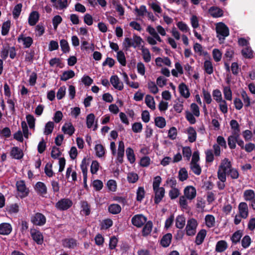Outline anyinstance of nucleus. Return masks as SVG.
I'll list each match as a JSON object with an SVG mask.
<instances>
[{"label": "nucleus", "mask_w": 255, "mask_h": 255, "mask_svg": "<svg viewBox=\"0 0 255 255\" xmlns=\"http://www.w3.org/2000/svg\"><path fill=\"white\" fill-rule=\"evenodd\" d=\"M243 197L245 201H250L255 198V192L253 190L248 189L244 192Z\"/></svg>", "instance_id": "30"}, {"label": "nucleus", "mask_w": 255, "mask_h": 255, "mask_svg": "<svg viewBox=\"0 0 255 255\" xmlns=\"http://www.w3.org/2000/svg\"><path fill=\"white\" fill-rule=\"evenodd\" d=\"M155 125L159 128H163L166 125V121L164 118L158 117L154 120Z\"/></svg>", "instance_id": "54"}, {"label": "nucleus", "mask_w": 255, "mask_h": 255, "mask_svg": "<svg viewBox=\"0 0 255 255\" xmlns=\"http://www.w3.org/2000/svg\"><path fill=\"white\" fill-rule=\"evenodd\" d=\"M109 212L113 214H117L121 211V206L116 204H111L108 208Z\"/></svg>", "instance_id": "50"}, {"label": "nucleus", "mask_w": 255, "mask_h": 255, "mask_svg": "<svg viewBox=\"0 0 255 255\" xmlns=\"http://www.w3.org/2000/svg\"><path fill=\"white\" fill-rule=\"evenodd\" d=\"M72 205V202L69 199L63 198L55 204V207L59 210L64 211L68 209Z\"/></svg>", "instance_id": "7"}, {"label": "nucleus", "mask_w": 255, "mask_h": 255, "mask_svg": "<svg viewBox=\"0 0 255 255\" xmlns=\"http://www.w3.org/2000/svg\"><path fill=\"white\" fill-rule=\"evenodd\" d=\"M146 31L151 35V37H154L159 42L162 41L160 37L156 32V29H155L151 26H148L146 28Z\"/></svg>", "instance_id": "41"}, {"label": "nucleus", "mask_w": 255, "mask_h": 255, "mask_svg": "<svg viewBox=\"0 0 255 255\" xmlns=\"http://www.w3.org/2000/svg\"><path fill=\"white\" fill-rule=\"evenodd\" d=\"M155 194L154 202L157 204L159 203L163 198L165 194V190L163 187L153 189Z\"/></svg>", "instance_id": "16"}, {"label": "nucleus", "mask_w": 255, "mask_h": 255, "mask_svg": "<svg viewBox=\"0 0 255 255\" xmlns=\"http://www.w3.org/2000/svg\"><path fill=\"white\" fill-rule=\"evenodd\" d=\"M10 155L15 159H20L23 156L22 151L18 147H13L10 151Z\"/></svg>", "instance_id": "23"}, {"label": "nucleus", "mask_w": 255, "mask_h": 255, "mask_svg": "<svg viewBox=\"0 0 255 255\" xmlns=\"http://www.w3.org/2000/svg\"><path fill=\"white\" fill-rule=\"evenodd\" d=\"M182 154L183 157L187 160H189L191 157L192 151L191 148L189 146H185L182 148Z\"/></svg>", "instance_id": "62"}, {"label": "nucleus", "mask_w": 255, "mask_h": 255, "mask_svg": "<svg viewBox=\"0 0 255 255\" xmlns=\"http://www.w3.org/2000/svg\"><path fill=\"white\" fill-rule=\"evenodd\" d=\"M209 12L214 17L222 16L223 14V10L219 7L213 6L209 9Z\"/></svg>", "instance_id": "35"}, {"label": "nucleus", "mask_w": 255, "mask_h": 255, "mask_svg": "<svg viewBox=\"0 0 255 255\" xmlns=\"http://www.w3.org/2000/svg\"><path fill=\"white\" fill-rule=\"evenodd\" d=\"M17 194L21 198L27 196L29 193V190L26 188L24 181H17L16 183Z\"/></svg>", "instance_id": "5"}, {"label": "nucleus", "mask_w": 255, "mask_h": 255, "mask_svg": "<svg viewBox=\"0 0 255 255\" xmlns=\"http://www.w3.org/2000/svg\"><path fill=\"white\" fill-rule=\"evenodd\" d=\"M35 189L38 194L42 195L47 193V187L45 184L41 182L36 183L35 185Z\"/></svg>", "instance_id": "25"}, {"label": "nucleus", "mask_w": 255, "mask_h": 255, "mask_svg": "<svg viewBox=\"0 0 255 255\" xmlns=\"http://www.w3.org/2000/svg\"><path fill=\"white\" fill-rule=\"evenodd\" d=\"M238 214L243 219H246L249 216V207L246 202H241L238 206Z\"/></svg>", "instance_id": "11"}, {"label": "nucleus", "mask_w": 255, "mask_h": 255, "mask_svg": "<svg viewBox=\"0 0 255 255\" xmlns=\"http://www.w3.org/2000/svg\"><path fill=\"white\" fill-rule=\"evenodd\" d=\"M153 224L151 221H148L145 223L144 226L142 231V234L143 236L148 235L151 232L152 229Z\"/></svg>", "instance_id": "38"}, {"label": "nucleus", "mask_w": 255, "mask_h": 255, "mask_svg": "<svg viewBox=\"0 0 255 255\" xmlns=\"http://www.w3.org/2000/svg\"><path fill=\"white\" fill-rule=\"evenodd\" d=\"M178 177L180 181H184L188 178V174L187 170L185 168H181L178 171Z\"/></svg>", "instance_id": "42"}, {"label": "nucleus", "mask_w": 255, "mask_h": 255, "mask_svg": "<svg viewBox=\"0 0 255 255\" xmlns=\"http://www.w3.org/2000/svg\"><path fill=\"white\" fill-rule=\"evenodd\" d=\"M193 48L195 52L199 56H206L208 54L207 52L204 50L202 46L199 43H196L194 45Z\"/></svg>", "instance_id": "37"}, {"label": "nucleus", "mask_w": 255, "mask_h": 255, "mask_svg": "<svg viewBox=\"0 0 255 255\" xmlns=\"http://www.w3.org/2000/svg\"><path fill=\"white\" fill-rule=\"evenodd\" d=\"M46 221V217L44 215L40 213H36L31 217V223L36 226H43Z\"/></svg>", "instance_id": "6"}, {"label": "nucleus", "mask_w": 255, "mask_h": 255, "mask_svg": "<svg viewBox=\"0 0 255 255\" xmlns=\"http://www.w3.org/2000/svg\"><path fill=\"white\" fill-rule=\"evenodd\" d=\"M220 111L224 114H227L228 112L227 103L225 100L218 103Z\"/></svg>", "instance_id": "63"}, {"label": "nucleus", "mask_w": 255, "mask_h": 255, "mask_svg": "<svg viewBox=\"0 0 255 255\" xmlns=\"http://www.w3.org/2000/svg\"><path fill=\"white\" fill-rule=\"evenodd\" d=\"M53 6L57 9L66 8L68 6V0H50Z\"/></svg>", "instance_id": "17"}, {"label": "nucleus", "mask_w": 255, "mask_h": 255, "mask_svg": "<svg viewBox=\"0 0 255 255\" xmlns=\"http://www.w3.org/2000/svg\"><path fill=\"white\" fill-rule=\"evenodd\" d=\"M178 89L180 94L184 98L187 99L190 96L189 89L185 83H182L180 84Z\"/></svg>", "instance_id": "18"}, {"label": "nucleus", "mask_w": 255, "mask_h": 255, "mask_svg": "<svg viewBox=\"0 0 255 255\" xmlns=\"http://www.w3.org/2000/svg\"><path fill=\"white\" fill-rule=\"evenodd\" d=\"M228 248V244L225 241H219L217 243L216 246V251L221 253L225 251Z\"/></svg>", "instance_id": "33"}, {"label": "nucleus", "mask_w": 255, "mask_h": 255, "mask_svg": "<svg viewBox=\"0 0 255 255\" xmlns=\"http://www.w3.org/2000/svg\"><path fill=\"white\" fill-rule=\"evenodd\" d=\"M242 237V232L241 231H237L232 235L231 240L233 243L237 244L240 241Z\"/></svg>", "instance_id": "64"}, {"label": "nucleus", "mask_w": 255, "mask_h": 255, "mask_svg": "<svg viewBox=\"0 0 255 255\" xmlns=\"http://www.w3.org/2000/svg\"><path fill=\"white\" fill-rule=\"evenodd\" d=\"M17 41L18 43H21L24 48H28L31 46L33 40L32 37L20 34L17 37Z\"/></svg>", "instance_id": "8"}, {"label": "nucleus", "mask_w": 255, "mask_h": 255, "mask_svg": "<svg viewBox=\"0 0 255 255\" xmlns=\"http://www.w3.org/2000/svg\"><path fill=\"white\" fill-rule=\"evenodd\" d=\"M140 49L144 61L146 63L149 62L151 60V56L149 49L143 47V46H141Z\"/></svg>", "instance_id": "26"}, {"label": "nucleus", "mask_w": 255, "mask_h": 255, "mask_svg": "<svg viewBox=\"0 0 255 255\" xmlns=\"http://www.w3.org/2000/svg\"><path fill=\"white\" fill-rule=\"evenodd\" d=\"M223 92L225 100L230 101H232V92L229 86L223 87Z\"/></svg>", "instance_id": "40"}, {"label": "nucleus", "mask_w": 255, "mask_h": 255, "mask_svg": "<svg viewBox=\"0 0 255 255\" xmlns=\"http://www.w3.org/2000/svg\"><path fill=\"white\" fill-rule=\"evenodd\" d=\"M11 22L10 20H7L2 23L1 33L3 36H5L8 34Z\"/></svg>", "instance_id": "43"}, {"label": "nucleus", "mask_w": 255, "mask_h": 255, "mask_svg": "<svg viewBox=\"0 0 255 255\" xmlns=\"http://www.w3.org/2000/svg\"><path fill=\"white\" fill-rule=\"evenodd\" d=\"M205 222L208 228H212L215 225V218L212 215H207L205 217Z\"/></svg>", "instance_id": "31"}, {"label": "nucleus", "mask_w": 255, "mask_h": 255, "mask_svg": "<svg viewBox=\"0 0 255 255\" xmlns=\"http://www.w3.org/2000/svg\"><path fill=\"white\" fill-rule=\"evenodd\" d=\"M180 194L179 189L176 187L171 188V190L169 191V196L172 200L177 198Z\"/></svg>", "instance_id": "58"}, {"label": "nucleus", "mask_w": 255, "mask_h": 255, "mask_svg": "<svg viewBox=\"0 0 255 255\" xmlns=\"http://www.w3.org/2000/svg\"><path fill=\"white\" fill-rule=\"evenodd\" d=\"M155 64L158 67H162L163 65L170 67L171 61L167 57H157L155 60Z\"/></svg>", "instance_id": "15"}, {"label": "nucleus", "mask_w": 255, "mask_h": 255, "mask_svg": "<svg viewBox=\"0 0 255 255\" xmlns=\"http://www.w3.org/2000/svg\"><path fill=\"white\" fill-rule=\"evenodd\" d=\"M63 245L66 248H74L77 243L76 241L73 239H66L63 241Z\"/></svg>", "instance_id": "45"}, {"label": "nucleus", "mask_w": 255, "mask_h": 255, "mask_svg": "<svg viewBox=\"0 0 255 255\" xmlns=\"http://www.w3.org/2000/svg\"><path fill=\"white\" fill-rule=\"evenodd\" d=\"M230 124L231 128L233 130V134H239V125L237 121L235 120H232L231 121Z\"/></svg>", "instance_id": "56"}, {"label": "nucleus", "mask_w": 255, "mask_h": 255, "mask_svg": "<svg viewBox=\"0 0 255 255\" xmlns=\"http://www.w3.org/2000/svg\"><path fill=\"white\" fill-rule=\"evenodd\" d=\"M39 19V14L36 11H32L29 15L28 23L30 25H34Z\"/></svg>", "instance_id": "29"}, {"label": "nucleus", "mask_w": 255, "mask_h": 255, "mask_svg": "<svg viewBox=\"0 0 255 255\" xmlns=\"http://www.w3.org/2000/svg\"><path fill=\"white\" fill-rule=\"evenodd\" d=\"M186 132L188 134V139L190 142H193L196 140L197 132L194 128L192 127L188 128Z\"/></svg>", "instance_id": "22"}, {"label": "nucleus", "mask_w": 255, "mask_h": 255, "mask_svg": "<svg viewBox=\"0 0 255 255\" xmlns=\"http://www.w3.org/2000/svg\"><path fill=\"white\" fill-rule=\"evenodd\" d=\"M147 221V218L141 214L134 215L131 219L132 224L136 227H142Z\"/></svg>", "instance_id": "10"}, {"label": "nucleus", "mask_w": 255, "mask_h": 255, "mask_svg": "<svg viewBox=\"0 0 255 255\" xmlns=\"http://www.w3.org/2000/svg\"><path fill=\"white\" fill-rule=\"evenodd\" d=\"M95 117L93 114H90L86 117V125L88 128H91L93 127Z\"/></svg>", "instance_id": "55"}, {"label": "nucleus", "mask_w": 255, "mask_h": 255, "mask_svg": "<svg viewBox=\"0 0 255 255\" xmlns=\"http://www.w3.org/2000/svg\"><path fill=\"white\" fill-rule=\"evenodd\" d=\"M187 198L184 196H181L179 199V204L182 210H186L188 209Z\"/></svg>", "instance_id": "44"}, {"label": "nucleus", "mask_w": 255, "mask_h": 255, "mask_svg": "<svg viewBox=\"0 0 255 255\" xmlns=\"http://www.w3.org/2000/svg\"><path fill=\"white\" fill-rule=\"evenodd\" d=\"M202 94L205 103L207 104H210L212 102V99L210 93L205 89H203Z\"/></svg>", "instance_id": "52"}, {"label": "nucleus", "mask_w": 255, "mask_h": 255, "mask_svg": "<svg viewBox=\"0 0 255 255\" xmlns=\"http://www.w3.org/2000/svg\"><path fill=\"white\" fill-rule=\"evenodd\" d=\"M26 121L27 124L31 129H34L35 119L33 116L29 114L26 116Z\"/></svg>", "instance_id": "59"}, {"label": "nucleus", "mask_w": 255, "mask_h": 255, "mask_svg": "<svg viewBox=\"0 0 255 255\" xmlns=\"http://www.w3.org/2000/svg\"><path fill=\"white\" fill-rule=\"evenodd\" d=\"M172 235L170 233L167 234L163 236L161 240L160 244L163 247H167L171 243Z\"/></svg>", "instance_id": "34"}, {"label": "nucleus", "mask_w": 255, "mask_h": 255, "mask_svg": "<svg viewBox=\"0 0 255 255\" xmlns=\"http://www.w3.org/2000/svg\"><path fill=\"white\" fill-rule=\"evenodd\" d=\"M94 149L97 157L101 158L105 155L106 149L101 143L96 142Z\"/></svg>", "instance_id": "20"}, {"label": "nucleus", "mask_w": 255, "mask_h": 255, "mask_svg": "<svg viewBox=\"0 0 255 255\" xmlns=\"http://www.w3.org/2000/svg\"><path fill=\"white\" fill-rule=\"evenodd\" d=\"M54 127V123L52 122H47L44 127L43 133L45 135H49L51 134L53 130Z\"/></svg>", "instance_id": "46"}, {"label": "nucleus", "mask_w": 255, "mask_h": 255, "mask_svg": "<svg viewBox=\"0 0 255 255\" xmlns=\"http://www.w3.org/2000/svg\"><path fill=\"white\" fill-rule=\"evenodd\" d=\"M12 226L9 223H2L0 224V234L8 235L12 231Z\"/></svg>", "instance_id": "19"}, {"label": "nucleus", "mask_w": 255, "mask_h": 255, "mask_svg": "<svg viewBox=\"0 0 255 255\" xmlns=\"http://www.w3.org/2000/svg\"><path fill=\"white\" fill-rule=\"evenodd\" d=\"M126 154L128 160L132 163L134 162L135 158L133 149L130 147H128L126 149Z\"/></svg>", "instance_id": "49"}, {"label": "nucleus", "mask_w": 255, "mask_h": 255, "mask_svg": "<svg viewBox=\"0 0 255 255\" xmlns=\"http://www.w3.org/2000/svg\"><path fill=\"white\" fill-rule=\"evenodd\" d=\"M22 6V5L21 3L17 4L14 6L12 11V15L14 18L16 19L19 16L21 11Z\"/></svg>", "instance_id": "60"}, {"label": "nucleus", "mask_w": 255, "mask_h": 255, "mask_svg": "<svg viewBox=\"0 0 255 255\" xmlns=\"http://www.w3.org/2000/svg\"><path fill=\"white\" fill-rule=\"evenodd\" d=\"M212 95L214 99L217 103L221 102L222 101L224 100L223 99L222 93L219 89H215L213 91Z\"/></svg>", "instance_id": "48"}, {"label": "nucleus", "mask_w": 255, "mask_h": 255, "mask_svg": "<svg viewBox=\"0 0 255 255\" xmlns=\"http://www.w3.org/2000/svg\"><path fill=\"white\" fill-rule=\"evenodd\" d=\"M174 110L177 113H181L184 109L183 101L178 100L173 105Z\"/></svg>", "instance_id": "51"}, {"label": "nucleus", "mask_w": 255, "mask_h": 255, "mask_svg": "<svg viewBox=\"0 0 255 255\" xmlns=\"http://www.w3.org/2000/svg\"><path fill=\"white\" fill-rule=\"evenodd\" d=\"M145 102L147 106L150 109L152 110L155 109V103L152 96L149 95H146L145 98Z\"/></svg>", "instance_id": "32"}, {"label": "nucleus", "mask_w": 255, "mask_h": 255, "mask_svg": "<svg viewBox=\"0 0 255 255\" xmlns=\"http://www.w3.org/2000/svg\"><path fill=\"white\" fill-rule=\"evenodd\" d=\"M204 70L209 74H212L214 72V68L212 62L210 60H205L204 62Z\"/></svg>", "instance_id": "36"}, {"label": "nucleus", "mask_w": 255, "mask_h": 255, "mask_svg": "<svg viewBox=\"0 0 255 255\" xmlns=\"http://www.w3.org/2000/svg\"><path fill=\"white\" fill-rule=\"evenodd\" d=\"M198 226V221L194 218H190L187 221L185 231L188 236H193L197 232V228Z\"/></svg>", "instance_id": "4"}, {"label": "nucleus", "mask_w": 255, "mask_h": 255, "mask_svg": "<svg viewBox=\"0 0 255 255\" xmlns=\"http://www.w3.org/2000/svg\"><path fill=\"white\" fill-rule=\"evenodd\" d=\"M190 168L193 172L197 175H199L201 173V168L198 163H190Z\"/></svg>", "instance_id": "61"}, {"label": "nucleus", "mask_w": 255, "mask_h": 255, "mask_svg": "<svg viewBox=\"0 0 255 255\" xmlns=\"http://www.w3.org/2000/svg\"><path fill=\"white\" fill-rule=\"evenodd\" d=\"M30 235L33 240L38 245H42L43 243V235L41 232L36 229H31L30 231Z\"/></svg>", "instance_id": "9"}, {"label": "nucleus", "mask_w": 255, "mask_h": 255, "mask_svg": "<svg viewBox=\"0 0 255 255\" xmlns=\"http://www.w3.org/2000/svg\"><path fill=\"white\" fill-rule=\"evenodd\" d=\"M241 95L242 99L244 101L245 106L246 107H249L251 105V99L248 96L247 93L245 91H242L241 92Z\"/></svg>", "instance_id": "53"}, {"label": "nucleus", "mask_w": 255, "mask_h": 255, "mask_svg": "<svg viewBox=\"0 0 255 255\" xmlns=\"http://www.w3.org/2000/svg\"><path fill=\"white\" fill-rule=\"evenodd\" d=\"M238 137H239V134H233L228 137V143L231 149H235L236 148Z\"/></svg>", "instance_id": "24"}, {"label": "nucleus", "mask_w": 255, "mask_h": 255, "mask_svg": "<svg viewBox=\"0 0 255 255\" xmlns=\"http://www.w3.org/2000/svg\"><path fill=\"white\" fill-rule=\"evenodd\" d=\"M117 58L119 62L123 66L127 64L126 59L124 53L122 51H119L117 53Z\"/></svg>", "instance_id": "47"}, {"label": "nucleus", "mask_w": 255, "mask_h": 255, "mask_svg": "<svg viewBox=\"0 0 255 255\" xmlns=\"http://www.w3.org/2000/svg\"><path fill=\"white\" fill-rule=\"evenodd\" d=\"M241 53L244 57L251 59L254 56V51L250 46H247L242 49Z\"/></svg>", "instance_id": "28"}, {"label": "nucleus", "mask_w": 255, "mask_h": 255, "mask_svg": "<svg viewBox=\"0 0 255 255\" xmlns=\"http://www.w3.org/2000/svg\"><path fill=\"white\" fill-rule=\"evenodd\" d=\"M232 168V164L229 159L225 158L221 161L218 171V178L220 181H226L227 173Z\"/></svg>", "instance_id": "1"}, {"label": "nucleus", "mask_w": 255, "mask_h": 255, "mask_svg": "<svg viewBox=\"0 0 255 255\" xmlns=\"http://www.w3.org/2000/svg\"><path fill=\"white\" fill-rule=\"evenodd\" d=\"M110 83L116 89L122 91L124 89L123 82L117 75H113L111 77Z\"/></svg>", "instance_id": "13"}, {"label": "nucleus", "mask_w": 255, "mask_h": 255, "mask_svg": "<svg viewBox=\"0 0 255 255\" xmlns=\"http://www.w3.org/2000/svg\"><path fill=\"white\" fill-rule=\"evenodd\" d=\"M186 219L183 215H178L175 220V226L176 228L182 229L185 225Z\"/></svg>", "instance_id": "27"}, {"label": "nucleus", "mask_w": 255, "mask_h": 255, "mask_svg": "<svg viewBox=\"0 0 255 255\" xmlns=\"http://www.w3.org/2000/svg\"><path fill=\"white\" fill-rule=\"evenodd\" d=\"M138 179V175L134 172H129L127 175V180L129 183H135Z\"/></svg>", "instance_id": "57"}, {"label": "nucleus", "mask_w": 255, "mask_h": 255, "mask_svg": "<svg viewBox=\"0 0 255 255\" xmlns=\"http://www.w3.org/2000/svg\"><path fill=\"white\" fill-rule=\"evenodd\" d=\"M75 128L70 122H66L62 127V131L64 134L71 136L74 133Z\"/></svg>", "instance_id": "14"}, {"label": "nucleus", "mask_w": 255, "mask_h": 255, "mask_svg": "<svg viewBox=\"0 0 255 255\" xmlns=\"http://www.w3.org/2000/svg\"><path fill=\"white\" fill-rule=\"evenodd\" d=\"M184 195L189 200L194 199L196 196V190L192 186H187L184 189Z\"/></svg>", "instance_id": "12"}, {"label": "nucleus", "mask_w": 255, "mask_h": 255, "mask_svg": "<svg viewBox=\"0 0 255 255\" xmlns=\"http://www.w3.org/2000/svg\"><path fill=\"white\" fill-rule=\"evenodd\" d=\"M216 30L217 36L221 43L229 35V29L228 27L222 22H220L216 24Z\"/></svg>", "instance_id": "3"}, {"label": "nucleus", "mask_w": 255, "mask_h": 255, "mask_svg": "<svg viewBox=\"0 0 255 255\" xmlns=\"http://www.w3.org/2000/svg\"><path fill=\"white\" fill-rule=\"evenodd\" d=\"M143 42L142 39L139 36L133 35L132 38L126 37L123 42V49L127 51L129 48L132 47L134 48L141 47V44Z\"/></svg>", "instance_id": "2"}, {"label": "nucleus", "mask_w": 255, "mask_h": 255, "mask_svg": "<svg viewBox=\"0 0 255 255\" xmlns=\"http://www.w3.org/2000/svg\"><path fill=\"white\" fill-rule=\"evenodd\" d=\"M207 231L205 229H201L197 233L195 239V243L197 245L202 244L206 236Z\"/></svg>", "instance_id": "21"}, {"label": "nucleus", "mask_w": 255, "mask_h": 255, "mask_svg": "<svg viewBox=\"0 0 255 255\" xmlns=\"http://www.w3.org/2000/svg\"><path fill=\"white\" fill-rule=\"evenodd\" d=\"M74 76L75 72L73 70H70L68 71H65L61 76L60 80L61 81H66L69 79L73 78Z\"/></svg>", "instance_id": "39"}]
</instances>
